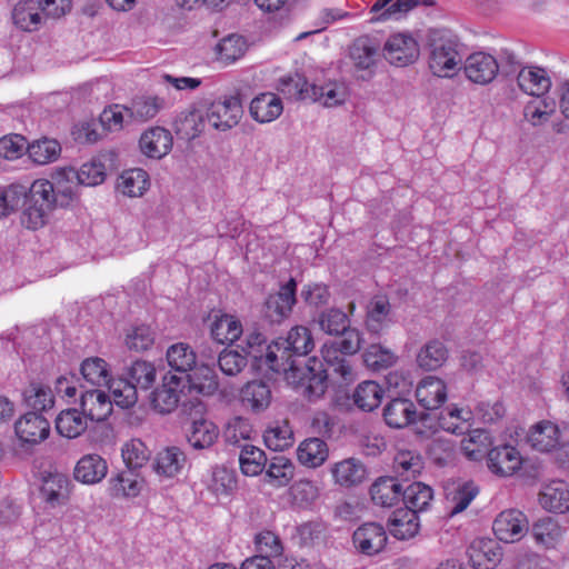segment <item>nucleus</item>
Returning <instances> with one entry per match:
<instances>
[{"instance_id": "obj_56", "label": "nucleus", "mask_w": 569, "mask_h": 569, "mask_svg": "<svg viewBox=\"0 0 569 569\" xmlns=\"http://www.w3.org/2000/svg\"><path fill=\"white\" fill-rule=\"evenodd\" d=\"M80 371L83 379L93 386H106L110 380L108 363L99 357L84 359Z\"/></svg>"}, {"instance_id": "obj_44", "label": "nucleus", "mask_w": 569, "mask_h": 569, "mask_svg": "<svg viewBox=\"0 0 569 569\" xmlns=\"http://www.w3.org/2000/svg\"><path fill=\"white\" fill-rule=\"evenodd\" d=\"M161 108L162 100L157 97H138L124 106L123 110L128 119L142 122L154 118Z\"/></svg>"}, {"instance_id": "obj_1", "label": "nucleus", "mask_w": 569, "mask_h": 569, "mask_svg": "<svg viewBox=\"0 0 569 569\" xmlns=\"http://www.w3.org/2000/svg\"><path fill=\"white\" fill-rule=\"evenodd\" d=\"M239 348L247 360L251 359L253 367L259 370L268 369L277 373L282 372L286 381L295 388H301L303 396L309 400L318 399L325 393L327 373L321 360H311V365L306 367H299L293 361L286 367V362L279 360L276 341L268 343L267 337L256 329L246 333Z\"/></svg>"}, {"instance_id": "obj_12", "label": "nucleus", "mask_w": 569, "mask_h": 569, "mask_svg": "<svg viewBox=\"0 0 569 569\" xmlns=\"http://www.w3.org/2000/svg\"><path fill=\"white\" fill-rule=\"evenodd\" d=\"M14 430L22 442L37 445L49 437L50 423L42 416L28 412L17 420Z\"/></svg>"}, {"instance_id": "obj_23", "label": "nucleus", "mask_w": 569, "mask_h": 569, "mask_svg": "<svg viewBox=\"0 0 569 569\" xmlns=\"http://www.w3.org/2000/svg\"><path fill=\"white\" fill-rule=\"evenodd\" d=\"M349 58L357 70L371 71L379 58V46L368 37L358 38L349 48Z\"/></svg>"}, {"instance_id": "obj_33", "label": "nucleus", "mask_w": 569, "mask_h": 569, "mask_svg": "<svg viewBox=\"0 0 569 569\" xmlns=\"http://www.w3.org/2000/svg\"><path fill=\"white\" fill-rule=\"evenodd\" d=\"M144 481L134 469H127L119 472L109 480V491L114 498H132L137 497L142 490Z\"/></svg>"}, {"instance_id": "obj_36", "label": "nucleus", "mask_w": 569, "mask_h": 569, "mask_svg": "<svg viewBox=\"0 0 569 569\" xmlns=\"http://www.w3.org/2000/svg\"><path fill=\"white\" fill-rule=\"evenodd\" d=\"M297 456L301 465L317 468L328 459L329 449L322 439L309 438L299 445Z\"/></svg>"}, {"instance_id": "obj_34", "label": "nucleus", "mask_w": 569, "mask_h": 569, "mask_svg": "<svg viewBox=\"0 0 569 569\" xmlns=\"http://www.w3.org/2000/svg\"><path fill=\"white\" fill-rule=\"evenodd\" d=\"M551 84L547 71L536 67V118L541 119L556 112V99L547 94Z\"/></svg>"}, {"instance_id": "obj_61", "label": "nucleus", "mask_w": 569, "mask_h": 569, "mask_svg": "<svg viewBox=\"0 0 569 569\" xmlns=\"http://www.w3.org/2000/svg\"><path fill=\"white\" fill-rule=\"evenodd\" d=\"M121 452L127 467L134 470L144 466L151 456V451L140 439L126 442Z\"/></svg>"}, {"instance_id": "obj_21", "label": "nucleus", "mask_w": 569, "mask_h": 569, "mask_svg": "<svg viewBox=\"0 0 569 569\" xmlns=\"http://www.w3.org/2000/svg\"><path fill=\"white\" fill-rule=\"evenodd\" d=\"M417 411L412 401L405 398H395L383 408L386 423L396 429H401L416 421Z\"/></svg>"}, {"instance_id": "obj_8", "label": "nucleus", "mask_w": 569, "mask_h": 569, "mask_svg": "<svg viewBox=\"0 0 569 569\" xmlns=\"http://www.w3.org/2000/svg\"><path fill=\"white\" fill-rule=\"evenodd\" d=\"M383 51L386 59L398 67L415 62L419 56L417 41L406 33L390 36L385 43Z\"/></svg>"}, {"instance_id": "obj_22", "label": "nucleus", "mask_w": 569, "mask_h": 569, "mask_svg": "<svg viewBox=\"0 0 569 569\" xmlns=\"http://www.w3.org/2000/svg\"><path fill=\"white\" fill-rule=\"evenodd\" d=\"M108 472L107 461L99 455H84L74 467V479L86 483L94 485L100 482Z\"/></svg>"}, {"instance_id": "obj_64", "label": "nucleus", "mask_w": 569, "mask_h": 569, "mask_svg": "<svg viewBox=\"0 0 569 569\" xmlns=\"http://www.w3.org/2000/svg\"><path fill=\"white\" fill-rule=\"evenodd\" d=\"M278 90L289 99H310V84L300 74L281 78Z\"/></svg>"}, {"instance_id": "obj_5", "label": "nucleus", "mask_w": 569, "mask_h": 569, "mask_svg": "<svg viewBox=\"0 0 569 569\" xmlns=\"http://www.w3.org/2000/svg\"><path fill=\"white\" fill-rule=\"evenodd\" d=\"M190 416H194L187 435L189 445L197 450L210 448L219 436L217 426L203 419L201 416L206 410L204 403L198 398L190 400Z\"/></svg>"}, {"instance_id": "obj_24", "label": "nucleus", "mask_w": 569, "mask_h": 569, "mask_svg": "<svg viewBox=\"0 0 569 569\" xmlns=\"http://www.w3.org/2000/svg\"><path fill=\"white\" fill-rule=\"evenodd\" d=\"M331 473L336 483L350 488L366 480L367 469L360 460L348 458L335 463Z\"/></svg>"}, {"instance_id": "obj_55", "label": "nucleus", "mask_w": 569, "mask_h": 569, "mask_svg": "<svg viewBox=\"0 0 569 569\" xmlns=\"http://www.w3.org/2000/svg\"><path fill=\"white\" fill-rule=\"evenodd\" d=\"M563 529L551 517H545L536 522V545L550 549L555 548L562 539Z\"/></svg>"}, {"instance_id": "obj_4", "label": "nucleus", "mask_w": 569, "mask_h": 569, "mask_svg": "<svg viewBox=\"0 0 569 569\" xmlns=\"http://www.w3.org/2000/svg\"><path fill=\"white\" fill-rule=\"evenodd\" d=\"M315 348V341L309 328L305 326H296L290 329L286 338L276 340V351L279 355V360L286 362L289 367L291 362L296 361L299 367L311 365L309 358L307 362L301 361V358L307 356Z\"/></svg>"}, {"instance_id": "obj_49", "label": "nucleus", "mask_w": 569, "mask_h": 569, "mask_svg": "<svg viewBox=\"0 0 569 569\" xmlns=\"http://www.w3.org/2000/svg\"><path fill=\"white\" fill-rule=\"evenodd\" d=\"M293 475L295 466L284 456L272 457L266 470L267 481L274 487L287 486L292 480Z\"/></svg>"}, {"instance_id": "obj_35", "label": "nucleus", "mask_w": 569, "mask_h": 569, "mask_svg": "<svg viewBox=\"0 0 569 569\" xmlns=\"http://www.w3.org/2000/svg\"><path fill=\"white\" fill-rule=\"evenodd\" d=\"M211 337L219 343H232L243 332L241 322L231 315L222 313L214 316L210 327Z\"/></svg>"}, {"instance_id": "obj_41", "label": "nucleus", "mask_w": 569, "mask_h": 569, "mask_svg": "<svg viewBox=\"0 0 569 569\" xmlns=\"http://www.w3.org/2000/svg\"><path fill=\"white\" fill-rule=\"evenodd\" d=\"M166 357L170 368L181 373H188L197 365L196 352L184 342L170 346Z\"/></svg>"}, {"instance_id": "obj_11", "label": "nucleus", "mask_w": 569, "mask_h": 569, "mask_svg": "<svg viewBox=\"0 0 569 569\" xmlns=\"http://www.w3.org/2000/svg\"><path fill=\"white\" fill-rule=\"evenodd\" d=\"M463 70L470 81L487 84L498 74L499 64L493 56L480 51L471 53L466 59Z\"/></svg>"}, {"instance_id": "obj_47", "label": "nucleus", "mask_w": 569, "mask_h": 569, "mask_svg": "<svg viewBox=\"0 0 569 569\" xmlns=\"http://www.w3.org/2000/svg\"><path fill=\"white\" fill-rule=\"evenodd\" d=\"M247 41L243 37L229 34L217 43V59L223 64H230L240 59L247 51Z\"/></svg>"}, {"instance_id": "obj_20", "label": "nucleus", "mask_w": 569, "mask_h": 569, "mask_svg": "<svg viewBox=\"0 0 569 569\" xmlns=\"http://www.w3.org/2000/svg\"><path fill=\"white\" fill-rule=\"evenodd\" d=\"M469 556L476 569H493L502 559V549L492 539H480L471 545Z\"/></svg>"}, {"instance_id": "obj_7", "label": "nucleus", "mask_w": 569, "mask_h": 569, "mask_svg": "<svg viewBox=\"0 0 569 569\" xmlns=\"http://www.w3.org/2000/svg\"><path fill=\"white\" fill-rule=\"evenodd\" d=\"M186 388L182 377L166 375L161 387L152 392V407L160 413L172 412L181 401V395Z\"/></svg>"}, {"instance_id": "obj_25", "label": "nucleus", "mask_w": 569, "mask_h": 569, "mask_svg": "<svg viewBox=\"0 0 569 569\" xmlns=\"http://www.w3.org/2000/svg\"><path fill=\"white\" fill-rule=\"evenodd\" d=\"M282 111L283 104L281 99L272 92L260 93L250 103V114L260 123L276 120Z\"/></svg>"}, {"instance_id": "obj_52", "label": "nucleus", "mask_w": 569, "mask_h": 569, "mask_svg": "<svg viewBox=\"0 0 569 569\" xmlns=\"http://www.w3.org/2000/svg\"><path fill=\"white\" fill-rule=\"evenodd\" d=\"M472 418L470 410L451 408L443 411L439 418V426L451 433L463 435L469 431Z\"/></svg>"}, {"instance_id": "obj_30", "label": "nucleus", "mask_w": 569, "mask_h": 569, "mask_svg": "<svg viewBox=\"0 0 569 569\" xmlns=\"http://www.w3.org/2000/svg\"><path fill=\"white\" fill-rule=\"evenodd\" d=\"M272 393L269 383L262 380L249 381L241 389V401L253 412L264 411L271 403Z\"/></svg>"}, {"instance_id": "obj_38", "label": "nucleus", "mask_w": 569, "mask_h": 569, "mask_svg": "<svg viewBox=\"0 0 569 569\" xmlns=\"http://www.w3.org/2000/svg\"><path fill=\"white\" fill-rule=\"evenodd\" d=\"M391 306L386 297L377 296L367 306L366 327L372 333H379L390 322Z\"/></svg>"}, {"instance_id": "obj_59", "label": "nucleus", "mask_w": 569, "mask_h": 569, "mask_svg": "<svg viewBox=\"0 0 569 569\" xmlns=\"http://www.w3.org/2000/svg\"><path fill=\"white\" fill-rule=\"evenodd\" d=\"M363 361L371 370L379 371L392 367L397 357L390 349L373 343L363 352Z\"/></svg>"}, {"instance_id": "obj_62", "label": "nucleus", "mask_w": 569, "mask_h": 569, "mask_svg": "<svg viewBox=\"0 0 569 569\" xmlns=\"http://www.w3.org/2000/svg\"><path fill=\"white\" fill-rule=\"evenodd\" d=\"M559 445V428L556 423L542 420L536 423V450L550 452Z\"/></svg>"}, {"instance_id": "obj_43", "label": "nucleus", "mask_w": 569, "mask_h": 569, "mask_svg": "<svg viewBox=\"0 0 569 569\" xmlns=\"http://www.w3.org/2000/svg\"><path fill=\"white\" fill-rule=\"evenodd\" d=\"M315 322L320 330L330 336H339L350 326L348 315L339 308H329L319 312Z\"/></svg>"}, {"instance_id": "obj_6", "label": "nucleus", "mask_w": 569, "mask_h": 569, "mask_svg": "<svg viewBox=\"0 0 569 569\" xmlns=\"http://www.w3.org/2000/svg\"><path fill=\"white\" fill-rule=\"evenodd\" d=\"M492 530L500 541L512 543L525 537L529 530V521L519 510H506L497 516Z\"/></svg>"}, {"instance_id": "obj_37", "label": "nucleus", "mask_w": 569, "mask_h": 569, "mask_svg": "<svg viewBox=\"0 0 569 569\" xmlns=\"http://www.w3.org/2000/svg\"><path fill=\"white\" fill-rule=\"evenodd\" d=\"M383 395L385 390L380 385L367 380L357 386L352 399L360 410L371 412L380 406Z\"/></svg>"}, {"instance_id": "obj_54", "label": "nucleus", "mask_w": 569, "mask_h": 569, "mask_svg": "<svg viewBox=\"0 0 569 569\" xmlns=\"http://www.w3.org/2000/svg\"><path fill=\"white\" fill-rule=\"evenodd\" d=\"M239 463L243 475L253 477L262 472L267 457L260 448L246 443L241 446Z\"/></svg>"}, {"instance_id": "obj_9", "label": "nucleus", "mask_w": 569, "mask_h": 569, "mask_svg": "<svg viewBox=\"0 0 569 569\" xmlns=\"http://www.w3.org/2000/svg\"><path fill=\"white\" fill-rule=\"evenodd\" d=\"M387 540L386 529L377 522L363 523L352 535L355 548L366 556H375L381 552Z\"/></svg>"}, {"instance_id": "obj_32", "label": "nucleus", "mask_w": 569, "mask_h": 569, "mask_svg": "<svg viewBox=\"0 0 569 569\" xmlns=\"http://www.w3.org/2000/svg\"><path fill=\"white\" fill-rule=\"evenodd\" d=\"M203 128V116L200 110L193 107L179 112L173 121L174 132L184 140H192L199 137Z\"/></svg>"}, {"instance_id": "obj_63", "label": "nucleus", "mask_w": 569, "mask_h": 569, "mask_svg": "<svg viewBox=\"0 0 569 569\" xmlns=\"http://www.w3.org/2000/svg\"><path fill=\"white\" fill-rule=\"evenodd\" d=\"M68 478L61 473L49 475L43 480L41 493L44 499L50 502H60L67 498L68 495Z\"/></svg>"}, {"instance_id": "obj_17", "label": "nucleus", "mask_w": 569, "mask_h": 569, "mask_svg": "<svg viewBox=\"0 0 569 569\" xmlns=\"http://www.w3.org/2000/svg\"><path fill=\"white\" fill-rule=\"evenodd\" d=\"M416 398L427 410L438 409L447 399L446 385L441 379L428 376L418 383Z\"/></svg>"}, {"instance_id": "obj_57", "label": "nucleus", "mask_w": 569, "mask_h": 569, "mask_svg": "<svg viewBox=\"0 0 569 569\" xmlns=\"http://www.w3.org/2000/svg\"><path fill=\"white\" fill-rule=\"evenodd\" d=\"M210 489L218 496H228L237 489V473L234 469L224 465L212 468Z\"/></svg>"}, {"instance_id": "obj_29", "label": "nucleus", "mask_w": 569, "mask_h": 569, "mask_svg": "<svg viewBox=\"0 0 569 569\" xmlns=\"http://www.w3.org/2000/svg\"><path fill=\"white\" fill-rule=\"evenodd\" d=\"M402 486L392 477H381L370 487V496L375 505L392 507L402 499Z\"/></svg>"}, {"instance_id": "obj_46", "label": "nucleus", "mask_w": 569, "mask_h": 569, "mask_svg": "<svg viewBox=\"0 0 569 569\" xmlns=\"http://www.w3.org/2000/svg\"><path fill=\"white\" fill-rule=\"evenodd\" d=\"M468 437L461 441V450L470 460H480L489 451L491 438L488 431L483 429H473L467 431Z\"/></svg>"}, {"instance_id": "obj_26", "label": "nucleus", "mask_w": 569, "mask_h": 569, "mask_svg": "<svg viewBox=\"0 0 569 569\" xmlns=\"http://www.w3.org/2000/svg\"><path fill=\"white\" fill-rule=\"evenodd\" d=\"M40 7L41 3L38 0L18 2L12 11L14 24L23 31L38 30L44 17Z\"/></svg>"}, {"instance_id": "obj_14", "label": "nucleus", "mask_w": 569, "mask_h": 569, "mask_svg": "<svg viewBox=\"0 0 569 569\" xmlns=\"http://www.w3.org/2000/svg\"><path fill=\"white\" fill-rule=\"evenodd\" d=\"M538 500L545 510L563 513L569 510V485L558 479L543 483Z\"/></svg>"}, {"instance_id": "obj_48", "label": "nucleus", "mask_w": 569, "mask_h": 569, "mask_svg": "<svg viewBox=\"0 0 569 569\" xmlns=\"http://www.w3.org/2000/svg\"><path fill=\"white\" fill-rule=\"evenodd\" d=\"M22 396L26 406L36 411H47L54 405L52 390L40 382H31Z\"/></svg>"}, {"instance_id": "obj_10", "label": "nucleus", "mask_w": 569, "mask_h": 569, "mask_svg": "<svg viewBox=\"0 0 569 569\" xmlns=\"http://www.w3.org/2000/svg\"><path fill=\"white\" fill-rule=\"evenodd\" d=\"M242 109L239 100L230 97L223 101H214L207 111L208 123L221 131L233 128L240 120Z\"/></svg>"}, {"instance_id": "obj_53", "label": "nucleus", "mask_w": 569, "mask_h": 569, "mask_svg": "<svg viewBox=\"0 0 569 569\" xmlns=\"http://www.w3.org/2000/svg\"><path fill=\"white\" fill-rule=\"evenodd\" d=\"M266 446L273 451H282L293 443V432L287 421H277L263 433Z\"/></svg>"}, {"instance_id": "obj_2", "label": "nucleus", "mask_w": 569, "mask_h": 569, "mask_svg": "<svg viewBox=\"0 0 569 569\" xmlns=\"http://www.w3.org/2000/svg\"><path fill=\"white\" fill-rule=\"evenodd\" d=\"M427 46L431 72L441 78L456 74L462 61L458 51V40L448 30L431 29L427 36Z\"/></svg>"}, {"instance_id": "obj_3", "label": "nucleus", "mask_w": 569, "mask_h": 569, "mask_svg": "<svg viewBox=\"0 0 569 569\" xmlns=\"http://www.w3.org/2000/svg\"><path fill=\"white\" fill-rule=\"evenodd\" d=\"M54 190L49 180H36L28 193H24L23 211L21 223L28 229L37 230L42 228L50 211L57 207L52 198Z\"/></svg>"}, {"instance_id": "obj_19", "label": "nucleus", "mask_w": 569, "mask_h": 569, "mask_svg": "<svg viewBox=\"0 0 569 569\" xmlns=\"http://www.w3.org/2000/svg\"><path fill=\"white\" fill-rule=\"evenodd\" d=\"M172 148V136L169 130L154 127L146 131L140 138L141 151L153 159H161Z\"/></svg>"}, {"instance_id": "obj_40", "label": "nucleus", "mask_w": 569, "mask_h": 569, "mask_svg": "<svg viewBox=\"0 0 569 569\" xmlns=\"http://www.w3.org/2000/svg\"><path fill=\"white\" fill-rule=\"evenodd\" d=\"M184 462V452L178 447H169L158 453L153 469L158 475L171 478L182 469Z\"/></svg>"}, {"instance_id": "obj_60", "label": "nucleus", "mask_w": 569, "mask_h": 569, "mask_svg": "<svg viewBox=\"0 0 569 569\" xmlns=\"http://www.w3.org/2000/svg\"><path fill=\"white\" fill-rule=\"evenodd\" d=\"M127 375L137 389L147 390L154 383L157 371L151 362L137 360L128 368Z\"/></svg>"}, {"instance_id": "obj_39", "label": "nucleus", "mask_w": 569, "mask_h": 569, "mask_svg": "<svg viewBox=\"0 0 569 569\" xmlns=\"http://www.w3.org/2000/svg\"><path fill=\"white\" fill-rule=\"evenodd\" d=\"M87 427L86 416L74 408L61 411L56 419L57 431L69 439L79 437Z\"/></svg>"}, {"instance_id": "obj_16", "label": "nucleus", "mask_w": 569, "mask_h": 569, "mask_svg": "<svg viewBox=\"0 0 569 569\" xmlns=\"http://www.w3.org/2000/svg\"><path fill=\"white\" fill-rule=\"evenodd\" d=\"M420 4L432 6L433 0H377L370 9V13L373 14L371 21L385 22L399 19Z\"/></svg>"}, {"instance_id": "obj_15", "label": "nucleus", "mask_w": 569, "mask_h": 569, "mask_svg": "<svg viewBox=\"0 0 569 569\" xmlns=\"http://www.w3.org/2000/svg\"><path fill=\"white\" fill-rule=\"evenodd\" d=\"M49 183L52 186L54 193L53 199L57 207H67L76 198L77 189L80 186L77 181L76 169L59 168L52 176Z\"/></svg>"}, {"instance_id": "obj_45", "label": "nucleus", "mask_w": 569, "mask_h": 569, "mask_svg": "<svg viewBox=\"0 0 569 569\" xmlns=\"http://www.w3.org/2000/svg\"><path fill=\"white\" fill-rule=\"evenodd\" d=\"M432 498V489L422 482H413L402 490L406 509H410L415 513L427 510Z\"/></svg>"}, {"instance_id": "obj_31", "label": "nucleus", "mask_w": 569, "mask_h": 569, "mask_svg": "<svg viewBox=\"0 0 569 569\" xmlns=\"http://www.w3.org/2000/svg\"><path fill=\"white\" fill-rule=\"evenodd\" d=\"M388 528L395 538L399 540L410 539L418 533V516L410 509H397L388 520Z\"/></svg>"}, {"instance_id": "obj_51", "label": "nucleus", "mask_w": 569, "mask_h": 569, "mask_svg": "<svg viewBox=\"0 0 569 569\" xmlns=\"http://www.w3.org/2000/svg\"><path fill=\"white\" fill-rule=\"evenodd\" d=\"M108 387V395L111 399V403L114 402L121 408H129L137 402V386H133L128 379H110L106 385Z\"/></svg>"}, {"instance_id": "obj_18", "label": "nucleus", "mask_w": 569, "mask_h": 569, "mask_svg": "<svg viewBox=\"0 0 569 569\" xmlns=\"http://www.w3.org/2000/svg\"><path fill=\"white\" fill-rule=\"evenodd\" d=\"M80 408L83 416L92 421H102L112 411L110 397L100 389L83 392L80 398Z\"/></svg>"}, {"instance_id": "obj_27", "label": "nucleus", "mask_w": 569, "mask_h": 569, "mask_svg": "<svg viewBox=\"0 0 569 569\" xmlns=\"http://www.w3.org/2000/svg\"><path fill=\"white\" fill-rule=\"evenodd\" d=\"M449 358V350L443 341L431 339L427 341L417 355V365L425 371L441 368Z\"/></svg>"}, {"instance_id": "obj_13", "label": "nucleus", "mask_w": 569, "mask_h": 569, "mask_svg": "<svg viewBox=\"0 0 569 569\" xmlns=\"http://www.w3.org/2000/svg\"><path fill=\"white\" fill-rule=\"evenodd\" d=\"M522 463V458L518 450L509 445H503L490 449L487 453V465L491 472L499 476L513 475Z\"/></svg>"}, {"instance_id": "obj_58", "label": "nucleus", "mask_w": 569, "mask_h": 569, "mask_svg": "<svg viewBox=\"0 0 569 569\" xmlns=\"http://www.w3.org/2000/svg\"><path fill=\"white\" fill-rule=\"evenodd\" d=\"M310 99L321 102L325 107H336L345 102L346 90L337 83L310 84Z\"/></svg>"}, {"instance_id": "obj_50", "label": "nucleus", "mask_w": 569, "mask_h": 569, "mask_svg": "<svg viewBox=\"0 0 569 569\" xmlns=\"http://www.w3.org/2000/svg\"><path fill=\"white\" fill-rule=\"evenodd\" d=\"M149 187L148 173L140 168L124 171L118 181V189L129 197H140Z\"/></svg>"}, {"instance_id": "obj_28", "label": "nucleus", "mask_w": 569, "mask_h": 569, "mask_svg": "<svg viewBox=\"0 0 569 569\" xmlns=\"http://www.w3.org/2000/svg\"><path fill=\"white\" fill-rule=\"evenodd\" d=\"M191 371V373H187L184 379L190 392L211 396L218 390V377L212 367L207 365L194 366Z\"/></svg>"}, {"instance_id": "obj_42", "label": "nucleus", "mask_w": 569, "mask_h": 569, "mask_svg": "<svg viewBox=\"0 0 569 569\" xmlns=\"http://www.w3.org/2000/svg\"><path fill=\"white\" fill-rule=\"evenodd\" d=\"M27 152L32 162L42 166L59 159L61 146L56 139L42 138L28 144Z\"/></svg>"}]
</instances>
